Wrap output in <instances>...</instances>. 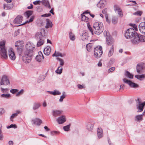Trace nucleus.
Segmentation results:
<instances>
[{"mask_svg": "<svg viewBox=\"0 0 145 145\" xmlns=\"http://www.w3.org/2000/svg\"><path fill=\"white\" fill-rule=\"evenodd\" d=\"M25 47L26 49L24 52L22 60L25 63H28L31 61V57L33 55V51L35 47L30 43L27 44Z\"/></svg>", "mask_w": 145, "mask_h": 145, "instance_id": "f257e3e1", "label": "nucleus"}, {"mask_svg": "<svg viewBox=\"0 0 145 145\" xmlns=\"http://www.w3.org/2000/svg\"><path fill=\"white\" fill-rule=\"evenodd\" d=\"M137 33L132 28L127 29L125 33V36L127 39H131V42L133 44V40L135 41Z\"/></svg>", "mask_w": 145, "mask_h": 145, "instance_id": "f03ea898", "label": "nucleus"}, {"mask_svg": "<svg viewBox=\"0 0 145 145\" xmlns=\"http://www.w3.org/2000/svg\"><path fill=\"white\" fill-rule=\"evenodd\" d=\"M103 25L101 22H97L93 24L94 33L95 34L99 35L103 31Z\"/></svg>", "mask_w": 145, "mask_h": 145, "instance_id": "7ed1b4c3", "label": "nucleus"}, {"mask_svg": "<svg viewBox=\"0 0 145 145\" xmlns=\"http://www.w3.org/2000/svg\"><path fill=\"white\" fill-rule=\"evenodd\" d=\"M5 41L3 40L0 42V55L2 59H7L8 57L7 51L5 47Z\"/></svg>", "mask_w": 145, "mask_h": 145, "instance_id": "20e7f679", "label": "nucleus"}, {"mask_svg": "<svg viewBox=\"0 0 145 145\" xmlns=\"http://www.w3.org/2000/svg\"><path fill=\"white\" fill-rule=\"evenodd\" d=\"M35 38L37 41V46L39 47L44 43V37L41 32H38L35 35Z\"/></svg>", "mask_w": 145, "mask_h": 145, "instance_id": "39448f33", "label": "nucleus"}, {"mask_svg": "<svg viewBox=\"0 0 145 145\" xmlns=\"http://www.w3.org/2000/svg\"><path fill=\"white\" fill-rule=\"evenodd\" d=\"M103 52L101 46L96 47L94 48V55L97 58H99L103 54Z\"/></svg>", "mask_w": 145, "mask_h": 145, "instance_id": "423d86ee", "label": "nucleus"}, {"mask_svg": "<svg viewBox=\"0 0 145 145\" xmlns=\"http://www.w3.org/2000/svg\"><path fill=\"white\" fill-rule=\"evenodd\" d=\"M124 83L128 84L129 87L131 88H137L139 87V85L131 81L128 80L126 78L123 79Z\"/></svg>", "mask_w": 145, "mask_h": 145, "instance_id": "0eeeda50", "label": "nucleus"}, {"mask_svg": "<svg viewBox=\"0 0 145 145\" xmlns=\"http://www.w3.org/2000/svg\"><path fill=\"white\" fill-rule=\"evenodd\" d=\"M135 41L133 40V44H137L140 42H145V36L140 35L138 33L136 36Z\"/></svg>", "mask_w": 145, "mask_h": 145, "instance_id": "6e6552de", "label": "nucleus"}, {"mask_svg": "<svg viewBox=\"0 0 145 145\" xmlns=\"http://www.w3.org/2000/svg\"><path fill=\"white\" fill-rule=\"evenodd\" d=\"M137 108L138 109V112H141L143 110V108L145 105V102L141 103L139 98H138L137 101Z\"/></svg>", "mask_w": 145, "mask_h": 145, "instance_id": "1a4fd4ad", "label": "nucleus"}, {"mask_svg": "<svg viewBox=\"0 0 145 145\" xmlns=\"http://www.w3.org/2000/svg\"><path fill=\"white\" fill-rule=\"evenodd\" d=\"M10 84V82L8 77L5 75H3L1 79L0 85H7Z\"/></svg>", "mask_w": 145, "mask_h": 145, "instance_id": "9d476101", "label": "nucleus"}, {"mask_svg": "<svg viewBox=\"0 0 145 145\" xmlns=\"http://www.w3.org/2000/svg\"><path fill=\"white\" fill-rule=\"evenodd\" d=\"M8 54L9 57L11 60L14 61L15 59L16 58L15 54L12 48H10L9 49Z\"/></svg>", "mask_w": 145, "mask_h": 145, "instance_id": "9b49d317", "label": "nucleus"}, {"mask_svg": "<svg viewBox=\"0 0 145 145\" xmlns=\"http://www.w3.org/2000/svg\"><path fill=\"white\" fill-rule=\"evenodd\" d=\"M23 18L22 16L21 15H18L14 20V23L15 24H19L18 26H19V25L22 24L21 23L22 21Z\"/></svg>", "mask_w": 145, "mask_h": 145, "instance_id": "f8f14e48", "label": "nucleus"}, {"mask_svg": "<svg viewBox=\"0 0 145 145\" xmlns=\"http://www.w3.org/2000/svg\"><path fill=\"white\" fill-rule=\"evenodd\" d=\"M140 32L143 34H145V22H142L138 26Z\"/></svg>", "mask_w": 145, "mask_h": 145, "instance_id": "ddd939ff", "label": "nucleus"}, {"mask_svg": "<svg viewBox=\"0 0 145 145\" xmlns=\"http://www.w3.org/2000/svg\"><path fill=\"white\" fill-rule=\"evenodd\" d=\"M31 123L33 124L39 126L42 123V120L39 118H36L31 120Z\"/></svg>", "mask_w": 145, "mask_h": 145, "instance_id": "4468645a", "label": "nucleus"}, {"mask_svg": "<svg viewBox=\"0 0 145 145\" xmlns=\"http://www.w3.org/2000/svg\"><path fill=\"white\" fill-rule=\"evenodd\" d=\"M57 121L59 124H63L66 121L65 117L64 115L61 116L57 119Z\"/></svg>", "mask_w": 145, "mask_h": 145, "instance_id": "2eb2a0df", "label": "nucleus"}, {"mask_svg": "<svg viewBox=\"0 0 145 145\" xmlns=\"http://www.w3.org/2000/svg\"><path fill=\"white\" fill-rule=\"evenodd\" d=\"M44 58V57L42 52L40 51L39 52L38 55H37L36 57V60L39 62H40Z\"/></svg>", "mask_w": 145, "mask_h": 145, "instance_id": "dca6fc26", "label": "nucleus"}, {"mask_svg": "<svg viewBox=\"0 0 145 145\" xmlns=\"http://www.w3.org/2000/svg\"><path fill=\"white\" fill-rule=\"evenodd\" d=\"M62 112V110H54L52 111V114L54 117L59 116Z\"/></svg>", "mask_w": 145, "mask_h": 145, "instance_id": "f3484780", "label": "nucleus"}, {"mask_svg": "<svg viewBox=\"0 0 145 145\" xmlns=\"http://www.w3.org/2000/svg\"><path fill=\"white\" fill-rule=\"evenodd\" d=\"M41 3L46 7L50 9L51 8L50 3L48 0H42Z\"/></svg>", "mask_w": 145, "mask_h": 145, "instance_id": "a211bd4d", "label": "nucleus"}, {"mask_svg": "<svg viewBox=\"0 0 145 145\" xmlns=\"http://www.w3.org/2000/svg\"><path fill=\"white\" fill-rule=\"evenodd\" d=\"M106 39L107 43L108 45H111L114 42V40L111 36L107 37Z\"/></svg>", "mask_w": 145, "mask_h": 145, "instance_id": "6ab92c4d", "label": "nucleus"}, {"mask_svg": "<svg viewBox=\"0 0 145 145\" xmlns=\"http://www.w3.org/2000/svg\"><path fill=\"white\" fill-rule=\"evenodd\" d=\"M51 52V48L50 46H47L45 48L44 50V53L46 55L48 56Z\"/></svg>", "mask_w": 145, "mask_h": 145, "instance_id": "aec40b11", "label": "nucleus"}, {"mask_svg": "<svg viewBox=\"0 0 145 145\" xmlns=\"http://www.w3.org/2000/svg\"><path fill=\"white\" fill-rule=\"evenodd\" d=\"M89 37L88 33L85 31H83L81 39L82 40H88Z\"/></svg>", "mask_w": 145, "mask_h": 145, "instance_id": "412c9836", "label": "nucleus"}, {"mask_svg": "<svg viewBox=\"0 0 145 145\" xmlns=\"http://www.w3.org/2000/svg\"><path fill=\"white\" fill-rule=\"evenodd\" d=\"M143 66L142 65L138 64L136 67L137 72L138 74L142 73V72H141V71L143 70Z\"/></svg>", "mask_w": 145, "mask_h": 145, "instance_id": "4be33fe9", "label": "nucleus"}, {"mask_svg": "<svg viewBox=\"0 0 145 145\" xmlns=\"http://www.w3.org/2000/svg\"><path fill=\"white\" fill-rule=\"evenodd\" d=\"M13 7L12 4H4L3 5V9L6 10L10 9Z\"/></svg>", "mask_w": 145, "mask_h": 145, "instance_id": "5701e85b", "label": "nucleus"}, {"mask_svg": "<svg viewBox=\"0 0 145 145\" xmlns=\"http://www.w3.org/2000/svg\"><path fill=\"white\" fill-rule=\"evenodd\" d=\"M105 0H101L97 4V6L100 8L103 7L105 6Z\"/></svg>", "mask_w": 145, "mask_h": 145, "instance_id": "b1692460", "label": "nucleus"}, {"mask_svg": "<svg viewBox=\"0 0 145 145\" xmlns=\"http://www.w3.org/2000/svg\"><path fill=\"white\" fill-rule=\"evenodd\" d=\"M135 77L138 80L141 81L145 78V74H142L141 75H135Z\"/></svg>", "mask_w": 145, "mask_h": 145, "instance_id": "393cba45", "label": "nucleus"}, {"mask_svg": "<svg viewBox=\"0 0 145 145\" xmlns=\"http://www.w3.org/2000/svg\"><path fill=\"white\" fill-rule=\"evenodd\" d=\"M16 113L13 114H12L10 118V120L12 121H13V118L16 117L18 116V114L21 113V112L19 110H17L16 111Z\"/></svg>", "mask_w": 145, "mask_h": 145, "instance_id": "a878e982", "label": "nucleus"}, {"mask_svg": "<svg viewBox=\"0 0 145 145\" xmlns=\"http://www.w3.org/2000/svg\"><path fill=\"white\" fill-rule=\"evenodd\" d=\"M46 25L45 26V28L46 29L48 28L49 27H51L52 26V24L50 20L47 19L46 20Z\"/></svg>", "mask_w": 145, "mask_h": 145, "instance_id": "bb28decb", "label": "nucleus"}, {"mask_svg": "<svg viewBox=\"0 0 145 145\" xmlns=\"http://www.w3.org/2000/svg\"><path fill=\"white\" fill-rule=\"evenodd\" d=\"M114 52V47L113 45H112L109 51L108 54V56L109 57H111L113 54Z\"/></svg>", "mask_w": 145, "mask_h": 145, "instance_id": "cd10ccee", "label": "nucleus"}, {"mask_svg": "<svg viewBox=\"0 0 145 145\" xmlns=\"http://www.w3.org/2000/svg\"><path fill=\"white\" fill-rule=\"evenodd\" d=\"M47 92L50 93V94L53 95H60L61 94V93L58 90H55L54 91H48Z\"/></svg>", "mask_w": 145, "mask_h": 145, "instance_id": "c85d7f7f", "label": "nucleus"}, {"mask_svg": "<svg viewBox=\"0 0 145 145\" xmlns=\"http://www.w3.org/2000/svg\"><path fill=\"white\" fill-rule=\"evenodd\" d=\"M93 127V125L90 123H88L86 127V129L90 131L92 130Z\"/></svg>", "mask_w": 145, "mask_h": 145, "instance_id": "c756f323", "label": "nucleus"}, {"mask_svg": "<svg viewBox=\"0 0 145 145\" xmlns=\"http://www.w3.org/2000/svg\"><path fill=\"white\" fill-rule=\"evenodd\" d=\"M18 41H17L16 43L15 44V46L17 47V48H16V49H17V51L18 53L20 55L21 53L22 52V48L20 47V46H19V45H18L17 44L18 42Z\"/></svg>", "mask_w": 145, "mask_h": 145, "instance_id": "7c9ffc66", "label": "nucleus"}, {"mask_svg": "<svg viewBox=\"0 0 145 145\" xmlns=\"http://www.w3.org/2000/svg\"><path fill=\"white\" fill-rule=\"evenodd\" d=\"M93 46V44L91 42L87 44L86 45V48L87 50L90 52L91 50L92 47Z\"/></svg>", "mask_w": 145, "mask_h": 145, "instance_id": "2f4dec72", "label": "nucleus"}, {"mask_svg": "<svg viewBox=\"0 0 145 145\" xmlns=\"http://www.w3.org/2000/svg\"><path fill=\"white\" fill-rule=\"evenodd\" d=\"M125 75L126 77L130 79H132L133 78V76L128 71H126Z\"/></svg>", "mask_w": 145, "mask_h": 145, "instance_id": "473e14b6", "label": "nucleus"}, {"mask_svg": "<svg viewBox=\"0 0 145 145\" xmlns=\"http://www.w3.org/2000/svg\"><path fill=\"white\" fill-rule=\"evenodd\" d=\"M69 37L70 40L72 41H74L75 39L74 35L71 31L69 33Z\"/></svg>", "mask_w": 145, "mask_h": 145, "instance_id": "72a5a7b5", "label": "nucleus"}, {"mask_svg": "<svg viewBox=\"0 0 145 145\" xmlns=\"http://www.w3.org/2000/svg\"><path fill=\"white\" fill-rule=\"evenodd\" d=\"M33 12L32 11L28 10L25 12V16L27 17V18H29L30 16L32 14Z\"/></svg>", "mask_w": 145, "mask_h": 145, "instance_id": "f704fd0d", "label": "nucleus"}, {"mask_svg": "<svg viewBox=\"0 0 145 145\" xmlns=\"http://www.w3.org/2000/svg\"><path fill=\"white\" fill-rule=\"evenodd\" d=\"M40 106V104L39 103H35L33 107V110H35L38 109Z\"/></svg>", "mask_w": 145, "mask_h": 145, "instance_id": "c9c22d12", "label": "nucleus"}, {"mask_svg": "<svg viewBox=\"0 0 145 145\" xmlns=\"http://www.w3.org/2000/svg\"><path fill=\"white\" fill-rule=\"evenodd\" d=\"M87 25L88 29L91 33L92 35H93L94 33L93 28L91 26V25L89 23L87 24Z\"/></svg>", "mask_w": 145, "mask_h": 145, "instance_id": "e433bc0d", "label": "nucleus"}, {"mask_svg": "<svg viewBox=\"0 0 145 145\" xmlns=\"http://www.w3.org/2000/svg\"><path fill=\"white\" fill-rule=\"evenodd\" d=\"M81 15V20L84 21L86 22H87L88 21L89 18L88 17H86L84 15Z\"/></svg>", "mask_w": 145, "mask_h": 145, "instance_id": "4c0bfd02", "label": "nucleus"}, {"mask_svg": "<svg viewBox=\"0 0 145 145\" xmlns=\"http://www.w3.org/2000/svg\"><path fill=\"white\" fill-rule=\"evenodd\" d=\"M144 112H143L142 114L136 116L135 117L136 120L138 121L140 120H142V116L144 114Z\"/></svg>", "mask_w": 145, "mask_h": 145, "instance_id": "58836bf2", "label": "nucleus"}, {"mask_svg": "<svg viewBox=\"0 0 145 145\" xmlns=\"http://www.w3.org/2000/svg\"><path fill=\"white\" fill-rule=\"evenodd\" d=\"M34 18V16H32L31 17V18H30L29 21H26L25 23L22 24H20L19 25H23L25 24H26L27 23L31 22L33 21Z\"/></svg>", "mask_w": 145, "mask_h": 145, "instance_id": "ea45409f", "label": "nucleus"}, {"mask_svg": "<svg viewBox=\"0 0 145 145\" xmlns=\"http://www.w3.org/2000/svg\"><path fill=\"white\" fill-rule=\"evenodd\" d=\"M63 68L62 67H59L57 69V70L56 71V73L61 74L62 72Z\"/></svg>", "mask_w": 145, "mask_h": 145, "instance_id": "a19ab883", "label": "nucleus"}, {"mask_svg": "<svg viewBox=\"0 0 145 145\" xmlns=\"http://www.w3.org/2000/svg\"><path fill=\"white\" fill-rule=\"evenodd\" d=\"M65 92H63V95L61 96L59 99V101L60 102H62L63 101V99L65 98L66 95L65 94Z\"/></svg>", "mask_w": 145, "mask_h": 145, "instance_id": "79ce46f5", "label": "nucleus"}, {"mask_svg": "<svg viewBox=\"0 0 145 145\" xmlns=\"http://www.w3.org/2000/svg\"><path fill=\"white\" fill-rule=\"evenodd\" d=\"M10 97L9 94H3L1 95V97H4L6 98H8Z\"/></svg>", "mask_w": 145, "mask_h": 145, "instance_id": "37998d69", "label": "nucleus"}, {"mask_svg": "<svg viewBox=\"0 0 145 145\" xmlns=\"http://www.w3.org/2000/svg\"><path fill=\"white\" fill-rule=\"evenodd\" d=\"M70 127V124H69L66 126L63 127V129L65 131H69Z\"/></svg>", "mask_w": 145, "mask_h": 145, "instance_id": "c03bdc74", "label": "nucleus"}, {"mask_svg": "<svg viewBox=\"0 0 145 145\" xmlns=\"http://www.w3.org/2000/svg\"><path fill=\"white\" fill-rule=\"evenodd\" d=\"M57 59L60 62V65L61 66H62L64 65V62L63 59L58 57L57 58Z\"/></svg>", "mask_w": 145, "mask_h": 145, "instance_id": "a18cd8bd", "label": "nucleus"}, {"mask_svg": "<svg viewBox=\"0 0 145 145\" xmlns=\"http://www.w3.org/2000/svg\"><path fill=\"white\" fill-rule=\"evenodd\" d=\"M60 133V132L58 131H51L50 133V134L52 135H56L57 134H58Z\"/></svg>", "mask_w": 145, "mask_h": 145, "instance_id": "49530a36", "label": "nucleus"}, {"mask_svg": "<svg viewBox=\"0 0 145 145\" xmlns=\"http://www.w3.org/2000/svg\"><path fill=\"white\" fill-rule=\"evenodd\" d=\"M1 91L3 93H7L8 91V88H1Z\"/></svg>", "mask_w": 145, "mask_h": 145, "instance_id": "de8ad7c7", "label": "nucleus"}, {"mask_svg": "<svg viewBox=\"0 0 145 145\" xmlns=\"http://www.w3.org/2000/svg\"><path fill=\"white\" fill-rule=\"evenodd\" d=\"M142 11H137L136 12H135L133 13V15L141 16L142 14Z\"/></svg>", "mask_w": 145, "mask_h": 145, "instance_id": "09e8293b", "label": "nucleus"}, {"mask_svg": "<svg viewBox=\"0 0 145 145\" xmlns=\"http://www.w3.org/2000/svg\"><path fill=\"white\" fill-rule=\"evenodd\" d=\"M17 127V126L15 124H11L9 126H8L7 127V129H9L11 128H16Z\"/></svg>", "mask_w": 145, "mask_h": 145, "instance_id": "8fccbe9b", "label": "nucleus"}, {"mask_svg": "<svg viewBox=\"0 0 145 145\" xmlns=\"http://www.w3.org/2000/svg\"><path fill=\"white\" fill-rule=\"evenodd\" d=\"M24 90L23 89H22L20 91L18 92V93L16 94V96L18 97L20 95L22 94L23 93Z\"/></svg>", "mask_w": 145, "mask_h": 145, "instance_id": "3c124183", "label": "nucleus"}, {"mask_svg": "<svg viewBox=\"0 0 145 145\" xmlns=\"http://www.w3.org/2000/svg\"><path fill=\"white\" fill-rule=\"evenodd\" d=\"M18 90L16 89H12L10 90V92L12 94H15L16 93L18 92Z\"/></svg>", "mask_w": 145, "mask_h": 145, "instance_id": "603ef678", "label": "nucleus"}, {"mask_svg": "<svg viewBox=\"0 0 145 145\" xmlns=\"http://www.w3.org/2000/svg\"><path fill=\"white\" fill-rule=\"evenodd\" d=\"M3 138V135L2 131L1 128H0V140H2Z\"/></svg>", "mask_w": 145, "mask_h": 145, "instance_id": "864d4df0", "label": "nucleus"}, {"mask_svg": "<svg viewBox=\"0 0 145 145\" xmlns=\"http://www.w3.org/2000/svg\"><path fill=\"white\" fill-rule=\"evenodd\" d=\"M103 34L106 37L108 36H110V35L109 32H108L107 31H104L103 32Z\"/></svg>", "mask_w": 145, "mask_h": 145, "instance_id": "5fc2aeb1", "label": "nucleus"}, {"mask_svg": "<svg viewBox=\"0 0 145 145\" xmlns=\"http://www.w3.org/2000/svg\"><path fill=\"white\" fill-rule=\"evenodd\" d=\"M97 135L98 137L100 138L103 136V132H97Z\"/></svg>", "mask_w": 145, "mask_h": 145, "instance_id": "6e6d98bb", "label": "nucleus"}, {"mask_svg": "<svg viewBox=\"0 0 145 145\" xmlns=\"http://www.w3.org/2000/svg\"><path fill=\"white\" fill-rule=\"evenodd\" d=\"M41 3V1H40L39 0H38V1H35L33 2V4L35 5H40Z\"/></svg>", "mask_w": 145, "mask_h": 145, "instance_id": "4d7b16f0", "label": "nucleus"}, {"mask_svg": "<svg viewBox=\"0 0 145 145\" xmlns=\"http://www.w3.org/2000/svg\"><path fill=\"white\" fill-rule=\"evenodd\" d=\"M77 87L79 89H82L84 88H85L84 86L80 84H78L77 85Z\"/></svg>", "mask_w": 145, "mask_h": 145, "instance_id": "13d9d810", "label": "nucleus"}, {"mask_svg": "<svg viewBox=\"0 0 145 145\" xmlns=\"http://www.w3.org/2000/svg\"><path fill=\"white\" fill-rule=\"evenodd\" d=\"M37 11L38 12H41L42 11V7L40 6H38L37 7Z\"/></svg>", "mask_w": 145, "mask_h": 145, "instance_id": "bf43d9fd", "label": "nucleus"}, {"mask_svg": "<svg viewBox=\"0 0 145 145\" xmlns=\"http://www.w3.org/2000/svg\"><path fill=\"white\" fill-rule=\"evenodd\" d=\"M115 69V68L114 67H112L110 68L108 70V72H112L113 71H114Z\"/></svg>", "mask_w": 145, "mask_h": 145, "instance_id": "052dcab7", "label": "nucleus"}, {"mask_svg": "<svg viewBox=\"0 0 145 145\" xmlns=\"http://www.w3.org/2000/svg\"><path fill=\"white\" fill-rule=\"evenodd\" d=\"M130 25L132 26L134 29V30L137 31V25L135 24H131Z\"/></svg>", "mask_w": 145, "mask_h": 145, "instance_id": "680f3d73", "label": "nucleus"}, {"mask_svg": "<svg viewBox=\"0 0 145 145\" xmlns=\"http://www.w3.org/2000/svg\"><path fill=\"white\" fill-rule=\"evenodd\" d=\"M112 22L114 24H115L117 22V19L116 18H113L112 19Z\"/></svg>", "mask_w": 145, "mask_h": 145, "instance_id": "e2e57ef3", "label": "nucleus"}, {"mask_svg": "<svg viewBox=\"0 0 145 145\" xmlns=\"http://www.w3.org/2000/svg\"><path fill=\"white\" fill-rule=\"evenodd\" d=\"M51 14L50 13L45 14L41 15L42 17H49L51 16Z\"/></svg>", "mask_w": 145, "mask_h": 145, "instance_id": "0e129e2a", "label": "nucleus"}, {"mask_svg": "<svg viewBox=\"0 0 145 145\" xmlns=\"http://www.w3.org/2000/svg\"><path fill=\"white\" fill-rule=\"evenodd\" d=\"M117 10L118 11V14H119L120 16V17H122L123 16V14L122 13L121 11L120 10L119 8V9H118Z\"/></svg>", "mask_w": 145, "mask_h": 145, "instance_id": "69168bd1", "label": "nucleus"}, {"mask_svg": "<svg viewBox=\"0 0 145 145\" xmlns=\"http://www.w3.org/2000/svg\"><path fill=\"white\" fill-rule=\"evenodd\" d=\"M107 9L106 8H105L102 11V13L103 14H105V15L107 14Z\"/></svg>", "mask_w": 145, "mask_h": 145, "instance_id": "338daca9", "label": "nucleus"}, {"mask_svg": "<svg viewBox=\"0 0 145 145\" xmlns=\"http://www.w3.org/2000/svg\"><path fill=\"white\" fill-rule=\"evenodd\" d=\"M60 56L61 57H63V56L62 55V54L61 53H60L59 52H57L56 53V56L57 57V56Z\"/></svg>", "mask_w": 145, "mask_h": 145, "instance_id": "774afa93", "label": "nucleus"}]
</instances>
